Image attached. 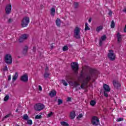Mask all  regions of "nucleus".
<instances>
[{"mask_svg":"<svg viewBox=\"0 0 126 126\" xmlns=\"http://www.w3.org/2000/svg\"><path fill=\"white\" fill-rule=\"evenodd\" d=\"M3 70L4 71H8V69L7 68V66H5V67L3 68Z\"/></svg>","mask_w":126,"mask_h":126,"instance_id":"obj_40","label":"nucleus"},{"mask_svg":"<svg viewBox=\"0 0 126 126\" xmlns=\"http://www.w3.org/2000/svg\"><path fill=\"white\" fill-rule=\"evenodd\" d=\"M106 39H107V36L106 35H103L102 36H101L99 42L100 47H102V45H103V41H105Z\"/></svg>","mask_w":126,"mask_h":126,"instance_id":"obj_12","label":"nucleus"},{"mask_svg":"<svg viewBox=\"0 0 126 126\" xmlns=\"http://www.w3.org/2000/svg\"><path fill=\"white\" fill-rule=\"evenodd\" d=\"M103 29V26H100L96 28V32H100Z\"/></svg>","mask_w":126,"mask_h":126,"instance_id":"obj_22","label":"nucleus"},{"mask_svg":"<svg viewBox=\"0 0 126 126\" xmlns=\"http://www.w3.org/2000/svg\"><path fill=\"white\" fill-rule=\"evenodd\" d=\"M71 67L73 70L74 73H77V71H78V64L76 62H73L71 64Z\"/></svg>","mask_w":126,"mask_h":126,"instance_id":"obj_6","label":"nucleus"},{"mask_svg":"<svg viewBox=\"0 0 126 126\" xmlns=\"http://www.w3.org/2000/svg\"><path fill=\"white\" fill-rule=\"evenodd\" d=\"M53 46H51V49H53Z\"/></svg>","mask_w":126,"mask_h":126,"instance_id":"obj_54","label":"nucleus"},{"mask_svg":"<svg viewBox=\"0 0 126 126\" xmlns=\"http://www.w3.org/2000/svg\"><path fill=\"white\" fill-rule=\"evenodd\" d=\"M10 79H11V76L10 75L8 77V80L9 81V80H10Z\"/></svg>","mask_w":126,"mask_h":126,"instance_id":"obj_48","label":"nucleus"},{"mask_svg":"<svg viewBox=\"0 0 126 126\" xmlns=\"http://www.w3.org/2000/svg\"><path fill=\"white\" fill-rule=\"evenodd\" d=\"M117 36L118 42L119 43H121V42H122V41L123 40V37H122V35H121V33L118 32L117 33Z\"/></svg>","mask_w":126,"mask_h":126,"instance_id":"obj_14","label":"nucleus"},{"mask_svg":"<svg viewBox=\"0 0 126 126\" xmlns=\"http://www.w3.org/2000/svg\"><path fill=\"white\" fill-rule=\"evenodd\" d=\"M61 104H63V100L59 99H58V105H61Z\"/></svg>","mask_w":126,"mask_h":126,"instance_id":"obj_38","label":"nucleus"},{"mask_svg":"<svg viewBox=\"0 0 126 126\" xmlns=\"http://www.w3.org/2000/svg\"><path fill=\"white\" fill-rule=\"evenodd\" d=\"M8 117H9V115H7L5 116V117H4V119H6L7 118H8Z\"/></svg>","mask_w":126,"mask_h":126,"instance_id":"obj_49","label":"nucleus"},{"mask_svg":"<svg viewBox=\"0 0 126 126\" xmlns=\"http://www.w3.org/2000/svg\"><path fill=\"white\" fill-rule=\"evenodd\" d=\"M107 92H106V91L104 92V95L105 96V97H106L107 98H108V97H109V95L108 94V93H107Z\"/></svg>","mask_w":126,"mask_h":126,"instance_id":"obj_39","label":"nucleus"},{"mask_svg":"<svg viewBox=\"0 0 126 126\" xmlns=\"http://www.w3.org/2000/svg\"><path fill=\"white\" fill-rule=\"evenodd\" d=\"M54 114V113H53L52 112H51V113H49L47 115L48 118H50L51 117H52V116H53V114Z\"/></svg>","mask_w":126,"mask_h":126,"instance_id":"obj_41","label":"nucleus"},{"mask_svg":"<svg viewBox=\"0 0 126 126\" xmlns=\"http://www.w3.org/2000/svg\"><path fill=\"white\" fill-rule=\"evenodd\" d=\"M0 92H1V90H0Z\"/></svg>","mask_w":126,"mask_h":126,"instance_id":"obj_56","label":"nucleus"},{"mask_svg":"<svg viewBox=\"0 0 126 126\" xmlns=\"http://www.w3.org/2000/svg\"><path fill=\"white\" fill-rule=\"evenodd\" d=\"M11 12V4H9L6 6L5 13L6 14H10Z\"/></svg>","mask_w":126,"mask_h":126,"instance_id":"obj_10","label":"nucleus"},{"mask_svg":"<svg viewBox=\"0 0 126 126\" xmlns=\"http://www.w3.org/2000/svg\"><path fill=\"white\" fill-rule=\"evenodd\" d=\"M29 22H30L29 17H24L22 20V27H26L28 25V24H29Z\"/></svg>","mask_w":126,"mask_h":126,"instance_id":"obj_4","label":"nucleus"},{"mask_svg":"<svg viewBox=\"0 0 126 126\" xmlns=\"http://www.w3.org/2000/svg\"><path fill=\"white\" fill-rule=\"evenodd\" d=\"M4 62L7 64H11L12 63V58L10 54H6L4 57Z\"/></svg>","mask_w":126,"mask_h":126,"instance_id":"obj_5","label":"nucleus"},{"mask_svg":"<svg viewBox=\"0 0 126 126\" xmlns=\"http://www.w3.org/2000/svg\"><path fill=\"white\" fill-rule=\"evenodd\" d=\"M112 14H113V13L112 12V11H111V10H110L109 11L108 14H109V15H112Z\"/></svg>","mask_w":126,"mask_h":126,"instance_id":"obj_46","label":"nucleus"},{"mask_svg":"<svg viewBox=\"0 0 126 126\" xmlns=\"http://www.w3.org/2000/svg\"><path fill=\"white\" fill-rule=\"evenodd\" d=\"M96 104V101L95 100H91L90 102V105L91 106H95V104Z\"/></svg>","mask_w":126,"mask_h":126,"instance_id":"obj_25","label":"nucleus"},{"mask_svg":"<svg viewBox=\"0 0 126 126\" xmlns=\"http://www.w3.org/2000/svg\"><path fill=\"white\" fill-rule=\"evenodd\" d=\"M70 117L71 119V120H73L74 118H75V112L72 111L70 113Z\"/></svg>","mask_w":126,"mask_h":126,"instance_id":"obj_18","label":"nucleus"},{"mask_svg":"<svg viewBox=\"0 0 126 126\" xmlns=\"http://www.w3.org/2000/svg\"><path fill=\"white\" fill-rule=\"evenodd\" d=\"M124 32H126V25L125 28L124 29Z\"/></svg>","mask_w":126,"mask_h":126,"instance_id":"obj_51","label":"nucleus"},{"mask_svg":"<svg viewBox=\"0 0 126 126\" xmlns=\"http://www.w3.org/2000/svg\"><path fill=\"white\" fill-rule=\"evenodd\" d=\"M108 57L110 61H115L116 60V55L114 53V51L112 50H109Z\"/></svg>","mask_w":126,"mask_h":126,"instance_id":"obj_7","label":"nucleus"},{"mask_svg":"<svg viewBox=\"0 0 126 126\" xmlns=\"http://www.w3.org/2000/svg\"><path fill=\"white\" fill-rule=\"evenodd\" d=\"M82 117H83V115H82V114H79L78 117H77V119H81V118H82Z\"/></svg>","mask_w":126,"mask_h":126,"instance_id":"obj_42","label":"nucleus"},{"mask_svg":"<svg viewBox=\"0 0 126 126\" xmlns=\"http://www.w3.org/2000/svg\"><path fill=\"white\" fill-rule=\"evenodd\" d=\"M28 46H25V47L23 48V54L24 55H26L27 54V52L28 51Z\"/></svg>","mask_w":126,"mask_h":126,"instance_id":"obj_16","label":"nucleus"},{"mask_svg":"<svg viewBox=\"0 0 126 126\" xmlns=\"http://www.w3.org/2000/svg\"><path fill=\"white\" fill-rule=\"evenodd\" d=\"M23 120H25V121H28V119H29L28 115H27V114H25L23 116Z\"/></svg>","mask_w":126,"mask_h":126,"instance_id":"obj_23","label":"nucleus"},{"mask_svg":"<svg viewBox=\"0 0 126 126\" xmlns=\"http://www.w3.org/2000/svg\"><path fill=\"white\" fill-rule=\"evenodd\" d=\"M95 76H96V71L93 68H91L89 73L84 75L83 77L84 83L81 84V87L79 89H83L85 85L88 84V82L90 81L91 79H93V78L95 77Z\"/></svg>","mask_w":126,"mask_h":126,"instance_id":"obj_1","label":"nucleus"},{"mask_svg":"<svg viewBox=\"0 0 126 126\" xmlns=\"http://www.w3.org/2000/svg\"><path fill=\"white\" fill-rule=\"evenodd\" d=\"M62 82L63 85H64V86H67V83H66V82H65L64 80H62Z\"/></svg>","mask_w":126,"mask_h":126,"instance_id":"obj_31","label":"nucleus"},{"mask_svg":"<svg viewBox=\"0 0 126 126\" xmlns=\"http://www.w3.org/2000/svg\"><path fill=\"white\" fill-rule=\"evenodd\" d=\"M20 80L21 81H23V82H27L28 81V75L27 74H24L21 76Z\"/></svg>","mask_w":126,"mask_h":126,"instance_id":"obj_11","label":"nucleus"},{"mask_svg":"<svg viewBox=\"0 0 126 126\" xmlns=\"http://www.w3.org/2000/svg\"><path fill=\"white\" fill-rule=\"evenodd\" d=\"M8 99H9V95H8V94H7L4 98V101L5 102H6V101H7Z\"/></svg>","mask_w":126,"mask_h":126,"instance_id":"obj_27","label":"nucleus"},{"mask_svg":"<svg viewBox=\"0 0 126 126\" xmlns=\"http://www.w3.org/2000/svg\"><path fill=\"white\" fill-rule=\"evenodd\" d=\"M27 124L28 125H32V124H33V123L32 122V120H29L27 121Z\"/></svg>","mask_w":126,"mask_h":126,"instance_id":"obj_35","label":"nucleus"},{"mask_svg":"<svg viewBox=\"0 0 126 126\" xmlns=\"http://www.w3.org/2000/svg\"><path fill=\"white\" fill-rule=\"evenodd\" d=\"M38 90H39V91H42V87L41 86H38Z\"/></svg>","mask_w":126,"mask_h":126,"instance_id":"obj_45","label":"nucleus"},{"mask_svg":"<svg viewBox=\"0 0 126 126\" xmlns=\"http://www.w3.org/2000/svg\"><path fill=\"white\" fill-rule=\"evenodd\" d=\"M72 77H71V76L70 75H66V80L67 81V82L69 83L70 85L71 86H73V87L76 88L78 86H79L80 85V84L77 83L76 81L74 82H69V80H72Z\"/></svg>","mask_w":126,"mask_h":126,"instance_id":"obj_2","label":"nucleus"},{"mask_svg":"<svg viewBox=\"0 0 126 126\" xmlns=\"http://www.w3.org/2000/svg\"><path fill=\"white\" fill-rule=\"evenodd\" d=\"M35 120H39L40 119H42V116L41 115H36L35 117Z\"/></svg>","mask_w":126,"mask_h":126,"instance_id":"obj_32","label":"nucleus"},{"mask_svg":"<svg viewBox=\"0 0 126 126\" xmlns=\"http://www.w3.org/2000/svg\"><path fill=\"white\" fill-rule=\"evenodd\" d=\"M63 50L64 52H65V51H68V47L67 46H64L63 48Z\"/></svg>","mask_w":126,"mask_h":126,"instance_id":"obj_28","label":"nucleus"},{"mask_svg":"<svg viewBox=\"0 0 126 126\" xmlns=\"http://www.w3.org/2000/svg\"><path fill=\"white\" fill-rule=\"evenodd\" d=\"M51 14L52 15V16H55V14H56V8L54 7L51 8Z\"/></svg>","mask_w":126,"mask_h":126,"instance_id":"obj_19","label":"nucleus"},{"mask_svg":"<svg viewBox=\"0 0 126 126\" xmlns=\"http://www.w3.org/2000/svg\"><path fill=\"white\" fill-rule=\"evenodd\" d=\"M93 82H94V79H93Z\"/></svg>","mask_w":126,"mask_h":126,"instance_id":"obj_55","label":"nucleus"},{"mask_svg":"<svg viewBox=\"0 0 126 126\" xmlns=\"http://www.w3.org/2000/svg\"><path fill=\"white\" fill-rule=\"evenodd\" d=\"M79 4L77 2H74V6L75 8H77L78 7Z\"/></svg>","mask_w":126,"mask_h":126,"instance_id":"obj_30","label":"nucleus"},{"mask_svg":"<svg viewBox=\"0 0 126 126\" xmlns=\"http://www.w3.org/2000/svg\"><path fill=\"white\" fill-rule=\"evenodd\" d=\"M85 30H86V31H87V30H90V28L88 27V23H85Z\"/></svg>","mask_w":126,"mask_h":126,"instance_id":"obj_24","label":"nucleus"},{"mask_svg":"<svg viewBox=\"0 0 126 126\" xmlns=\"http://www.w3.org/2000/svg\"><path fill=\"white\" fill-rule=\"evenodd\" d=\"M92 20V19H91V18H90L89 19V22H91V21Z\"/></svg>","mask_w":126,"mask_h":126,"instance_id":"obj_52","label":"nucleus"},{"mask_svg":"<svg viewBox=\"0 0 126 126\" xmlns=\"http://www.w3.org/2000/svg\"><path fill=\"white\" fill-rule=\"evenodd\" d=\"M48 70H49V67H46V68H45V71H46V72H47V71H48Z\"/></svg>","mask_w":126,"mask_h":126,"instance_id":"obj_50","label":"nucleus"},{"mask_svg":"<svg viewBox=\"0 0 126 126\" xmlns=\"http://www.w3.org/2000/svg\"><path fill=\"white\" fill-rule=\"evenodd\" d=\"M56 95H57V92H56V91H51L49 94V96H50V97H54Z\"/></svg>","mask_w":126,"mask_h":126,"instance_id":"obj_17","label":"nucleus"},{"mask_svg":"<svg viewBox=\"0 0 126 126\" xmlns=\"http://www.w3.org/2000/svg\"><path fill=\"white\" fill-rule=\"evenodd\" d=\"M21 37H22L24 40H26V39H27V35L26 34L22 35Z\"/></svg>","mask_w":126,"mask_h":126,"instance_id":"obj_33","label":"nucleus"},{"mask_svg":"<svg viewBox=\"0 0 126 126\" xmlns=\"http://www.w3.org/2000/svg\"><path fill=\"white\" fill-rule=\"evenodd\" d=\"M124 121V118H120L117 119L116 122H122Z\"/></svg>","mask_w":126,"mask_h":126,"instance_id":"obj_37","label":"nucleus"},{"mask_svg":"<svg viewBox=\"0 0 126 126\" xmlns=\"http://www.w3.org/2000/svg\"><path fill=\"white\" fill-rule=\"evenodd\" d=\"M25 39H24L22 36H20L19 39V42L20 43H22V42H23V41H24Z\"/></svg>","mask_w":126,"mask_h":126,"instance_id":"obj_36","label":"nucleus"},{"mask_svg":"<svg viewBox=\"0 0 126 126\" xmlns=\"http://www.w3.org/2000/svg\"><path fill=\"white\" fill-rule=\"evenodd\" d=\"M12 22H13V20L11 19H9L8 20V23H12Z\"/></svg>","mask_w":126,"mask_h":126,"instance_id":"obj_43","label":"nucleus"},{"mask_svg":"<svg viewBox=\"0 0 126 126\" xmlns=\"http://www.w3.org/2000/svg\"><path fill=\"white\" fill-rule=\"evenodd\" d=\"M70 101H71V97H67V102H69Z\"/></svg>","mask_w":126,"mask_h":126,"instance_id":"obj_44","label":"nucleus"},{"mask_svg":"<svg viewBox=\"0 0 126 126\" xmlns=\"http://www.w3.org/2000/svg\"><path fill=\"white\" fill-rule=\"evenodd\" d=\"M111 28H115V22L114 21H112L111 24Z\"/></svg>","mask_w":126,"mask_h":126,"instance_id":"obj_34","label":"nucleus"},{"mask_svg":"<svg viewBox=\"0 0 126 126\" xmlns=\"http://www.w3.org/2000/svg\"><path fill=\"white\" fill-rule=\"evenodd\" d=\"M44 76L45 77V78H48V77H49V76H50V74L48 73L47 72H45Z\"/></svg>","mask_w":126,"mask_h":126,"instance_id":"obj_29","label":"nucleus"},{"mask_svg":"<svg viewBox=\"0 0 126 126\" xmlns=\"http://www.w3.org/2000/svg\"><path fill=\"white\" fill-rule=\"evenodd\" d=\"M16 112H18V108H17V109H16Z\"/></svg>","mask_w":126,"mask_h":126,"instance_id":"obj_53","label":"nucleus"},{"mask_svg":"<svg viewBox=\"0 0 126 126\" xmlns=\"http://www.w3.org/2000/svg\"><path fill=\"white\" fill-rule=\"evenodd\" d=\"M113 85L116 88H118V87H121V84L116 81H113Z\"/></svg>","mask_w":126,"mask_h":126,"instance_id":"obj_15","label":"nucleus"},{"mask_svg":"<svg viewBox=\"0 0 126 126\" xmlns=\"http://www.w3.org/2000/svg\"><path fill=\"white\" fill-rule=\"evenodd\" d=\"M61 124L62 126H68V124H67V123L65 122H61Z\"/></svg>","mask_w":126,"mask_h":126,"instance_id":"obj_26","label":"nucleus"},{"mask_svg":"<svg viewBox=\"0 0 126 126\" xmlns=\"http://www.w3.org/2000/svg\"><path fill=\"white\" fill-rule=\"evenodd\" d=\"M56 24L57 26L60 27V26H61V19H57V20H56Z\"/></svg>","mask_w":126,"mask_h":126,"instance_id":"obj_21","label":"nucleus"},{"mask_svg":"<svg viewBox=\"0 0 126 126\" xmlns=\"http://www.w3.org/2000/svg\"><path fill=\"white\" fill-rule=\"evenodd\" d=\"M17 77H18V74L17 72H16L12 78L13 81H15V80H16V79H17Z\"/></svg>","mask_w":126,"mask_h":126,"instance_id":"obj_20","label":"nucleus"},{"mask_svg":"<svg viewBox=\"0 0 126 126\" xmlns=\"http://www.w3.org/2000/svg\"><path fill=\"white\" fill-rule=\"evenodd\" d=\"M32 51L34 53H35V52H36V47L34 46V47H33Z\"/></svg>","mask_w":126,"mask_h":126,"instance_id":"obj_47","label":"nucleus"},{"mask_svg":"<svg viewBox=\"0 0 126 126\" xmlns=\"http://www.w3.org/2000/svg\"><path fill=\"white\" fill-rule=\"evenodd\" d=\"M103 88L105 91H106V92H110V91H111V89H110V87L109 86V85L107 84H104L103 85Z\"/></svg>","mask_w":126,"mask_h":126,"instance_id":"obj_13","label":"nucleus"},{"mask_svg":"<svg viewBox=\"0 0 126 126\" xmlns=\"http://www.w3.org/2000/svg\"><path fill=\"white\" fill-rule=\"evenodd\" d=\"M45 108V105L42 103H37L34 105V110L35 111H42Z\"/></svg>","mask_w":126,"mask_h":126,"instance_id":"obj_8","label":"nucleus"},{"mask_svg":"<svg viewBox=\"0 0 126 126\" xmlns=\"http://www.w3.org/2000/svg\"><path fill=\"white\" fill-rule=\"evenodd\" d=\"M80 28L78 27H75L74 30V37L76 39H80Z\"/></svg>","mask_w":126,"mask_h":126,"instance_id":"obj_3","label":"nucleus"},{"mask_svg":"<svg viewBox=\"0 0 126 126\" xmlns=\"http://www.w3.org/2000/svg\"><path fill=\"white\" fill-rule=\"evenodd\" d=\"M99 123H100V121L99 120V119H98V117L96 116H94L92 118V123L93 126H98V125H99Z\"/></svg>","mask_w":126,"mask_h":126,"instance_id":"obj_9","label":"nucleus"}]
</instances>
